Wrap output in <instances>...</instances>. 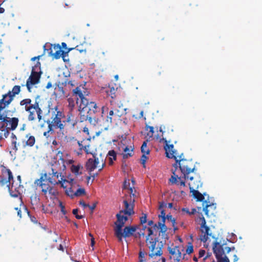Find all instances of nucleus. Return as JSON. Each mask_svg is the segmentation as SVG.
Wrapping results in <instances>:
<instances>
[{
	"mask_svg": "<svg viewBox=\"0 0 262 262\" xmlns=\"http://www.w3.org/2000/svg\"><path fill=\"white\" fill-rule=\"evenodd\" d=\"M73 95L76 98V103L79 104L80 122L88 121L93 125L97 122L96 114L100 111L95 102L90 101L85 97L89 95V91L84 86L80 85L73 90Z\"/></svg>",
	"mask_w": 262,
	"mask_h": 262,
	"instance_id": "nucleus-1",
	"label": "nucleus"
},
{
	"mask_svg": "<svg viewBox=\"0 0 262 262\" xmlns=\"http://www.w3.org/2000/svg\"><path fill=\"white\" fill-rule=\"evenodd\" d=\"M166 145L164 146V149L166 151V156L168 158L174 159L176 162L173 164V167H179L181 173L183 175V178L185 180L189 179L190 182L189 183V187L190 184L193 183L195 185L198 184V182L203 185V183L201 182L200 177L199 175L195 174L194 176H190L189 174L191 172H193L195 170V166L194 165L191 160H188L184 159H181V156L180 157L179 159H177L176 151L173 150L174 146L173 144L168 145L167 142L165 140Z\"/></svg>",
	"mask_w": 262,
	"mask_h": 262,
	"instance_id": "nucleus-2",
	"label": "nucleus"
},
{
	"mask_svg": "<svg viewBox=\"0 0 262 262\" xmlns=\"http://www.w3.org/2000/svg\"><path fill=\"white\" fill-rule=\"evenodd\" d=\"M1 172L0 175V187L6 185L8 188L10 195L12 197L16 198L21 194L23 187L20 184L21 177H17L19 181V186L17 187L13 183V176L11 170L4 165H1Z\"/></svg>",
	"mask_w": 262,
	"mask_h": 262,
	"instance_id": "nucleus-3",
	"label": "nucleus"
},
{
	"mask_svg": "<svg viewBox=\"0 0 262 262\" xmlns=\"http://www.w3.org/2000/svg\"><path fill=\"white\" fill-rule=\"evenodd\" d=\"M61 163L59 161L55 162L52 165L51 171L45 173L43 175L49 183L54 185L60 184L61 187L65 189L68 187L67 185H64L65 182H68V180L66 179L62 172L65 170L66 166L63 159H61Z\"/></svg>",
	"mask_w": 262,
	"mask_h": 262,
	"instance_id": "nucleus-4",
	"label": "nucleus"
},
{
	"mask_svg": "<svg viewBox=\"0 0 262 262\" xmlns=\"http://www.w3.org/2000/svg\"><path fill=\"white\" fill-rule=\"evenodd\" d=\"M145 230H147V231L146 243L150 250L149 256L151 257L161 256L162 254V248L163 247V244H162V242H161L160 243H157L158 242L157 238L156 237L154 238L152 237L154 234V230L151 228L147 227L145 226H143V228L140 229V231L135 234V237H139V238L141 236L144 237L145 234Z\"/></svg>",
	"mask_w": 262,
	"mask_h": 262,
	"instance_id": "nucleus-5",
	"label": "nucleus"
},
{
	"mask_svg": "<svg viewBox=\"0 0 262 262\" xmlns=\"http://www.w3.org/2000/svg\"><path fill=\"white\" fill-rule=\"evenodd\" d=\"M48 112L51 115V120H48L47 121L48 125H50V127L59 129V131L63 134L66 126L65 121L61 120L65 117L63 112L59 109L57 105L55 106L54 107L50 108Z\"/></svg>",
	"mask_w": 262,
	"mask_h": 262,
	"instance_id": "nucleus-6",
	"label": "nucleus"
},
{
	"mask_svg": "<svg viewBox=\"0 0 262 262\" xmlns=\"http://www.w3.org/2000/svg\"><path fill=\"white\" fill-rule=\"evenodd\" d=\"M40 63L37 61L35 66L33 67L31 75L27 80L26 84H22V86H26L29 92H32V86L39 82L42 72L40 70Z\"/></svg>",
	"mask_w": 262,
	"mask_h": 262,
	"instance_id": "nucleus-7",
	"label": "nucleus"
},
{
	"mask_svg": "<svg viewBox=\"0 0 262 262\" xmlns=\"http://www.w3.org/2000/svg\"><path fill=\"white\" fill-rule=\"evenodd\" d=\"M27 108V119L29 121H35L37 119L38 122H40L42 119L43 111L38 101L35 100L33 104Z\"/></svg>",
	"mask_w": 262,
	"mask_h": 262,
	"instance_id": "nucleus-8",
	"label": "nucleus"
},
{
	"mask_svg": "<svg viewBox=\"0 0 262 262\" xmlns=\"http://www.w3.org/2000/svg\"><path fill=\"white\" fill-rule=\"evenodd\" d=\"M216 241L213 243V251L217 259V262H230L228 257L225 254L224 249L228 253L231 250V248L226 247L224 248Z\"/></svg>",
	"mask_w": 262,
	"mask_h": 262,
	"instance_id": "nucleus-9",
	"label": "nucleus"
},
{
	"mask_svg": "<svg viewBox=\"0 0 262 262\" xmlns=\"http://www.w3.org/2000/svg\"><path fill=\"white\" fill-rule=\"evenodd\" d=\"M18 122V118H10L0 112V127L3 128L5 126L10 130H14L16 128Z\"/></svg>",
	"mask_w": 262,
	"mask_h": 262,
	"instance_id": "nucleus-10",
	"label": "nucleus"
},
{
	"mask_svg": "<svg viewBox=\"0 0 262 262\" xmlns=\"http://www.w3.org/2000/svg\"><path fill=\"white\" fill-rule=\"evenodd\" d=\"M47 180V178L42 174L39 179L35 180L34 183L37 186H39L41 188V191L45 195L48 193L52 196H56L57 194V191L51 187L48 183H43Z\"/></svg>",
	"mask_w": 262,
	"mask_h": 262,
	"instance_id": "nucleus-11",
	"label": "nucleus"
},
{
	"mask_svg": "<svg viewBox=\"0 0 262 262\" xmlns=\"http://www.w3.org/2000/svg\"><path fill=\"white\" fill-rule=\"evenodd\" d=\"M161 210V214L159 215V217L160 219V221L158 222V225L155 224L154 226V229L155 230L156 229H160V233H161V236L164 239H166L167 238V235L166 233L167 228L166 226L165 223V212L164 209H160ZM160 233H159V235ZM166 242V240H164V242Z\"/></svg>",
	"mask_w": 262,
	"mask_h": 262,
	"instance_id": "nucleus-12",
	"label": "nucleus"
},
{
	"mask_svg": "<svg viewBox=\"0 0 262 262\" xmlns=\"http://www.w3.org/2000/svg\"><path fill=\"white\" fill-rule=\"evenodd\" d=\"M140 226H126L124 229L123 232H122V228L121 229V235H118L117 232H115V235L118 238V240L119 242H122V238H126L132 236H134V233L139 229Z\"/></svg>",
	"mask_w": 262,
	"mask_h": 262,
	"instance_id": "nucleus-13",
	"label": "nucleus"
},
{
	"mask_svg": "<svg viewBox=\"0 0 262 262\" xmlns=\"http://www.w3.org/2000/svg\"><path fill=\"white\" fill-rule=\"evenodd\" d=\"M50 56L54 59H59L61 57L64 59V55L67 52L63 51L59 45H51L50 48L47 50Z\"/></svg>",
	"mask_w": 262,
	"mask_h": 262,
	"instance_id": "nucleus-14",
	"label": "nucleus"
},
{
	"mask_svg": "<svg viewBox=\"0 0 262 262\" xmlns=\"http://www.w3.org/2000/svg\"><path fill=\"white\" fill-rule=\"evenodd\" d=\"M201 215V217H200V220L201 221V223L200 224V230L202 232V235L200 236V239L203 242H206L208 238V236H211V233H209L210 228L209 227L206 226V222L204 217L202 214Z\"/></svg>",
	"mask_w": 262,
	"mask_h": 262,
	"instance_id": "nucleus-15",
	"label": "nucleus"
},
{
	"mask_svg": "<svg viewBox=\"0 0 262 262\" xmlns=\"http://www.w3.org/2000/svg\"><path fill=\"white\" fill-rule=\"evenodd\" d=\"M117 221L115 223L116 227L115 232H117L118 235H121V229L124 226L125 222L128 220V217L124 215L123 213H120V211L116 214Z\"/></svg>",
	"mask_w": 262,
	"mask_h": 262,
	"instance_id": "nucleus-16",
	"label": "nucleus"
},
{
	"mask_svg": "<svg viewBox=\"0 0 262 262\" xmlns=\"http://www.w3.org/2000/svg\"><path fill=\"white\" fill-rule=\"evenodd\" d=\"M201 187L202 184L199 182H198L197 185H195L193 183L190 184V192L192 193L193 197L196 199V201L199 202L203 201L204 199V195H205V193L203 194L197 190V189Z\"/></svg>",
	"mask_w": 262,
	"mask_h": 262,
	"instance_id": "nucleus-17",
	"label": "nucleus"
},
{
	"mask_svg": "<svg viewBox=\"0 0 262 262\" xmlns=\"http://www.w3.org/2000/svg\"><path fill=\"white\" fill-rule=\"evenodd\" d=\"M14 99L8 92L3 95L2 98L0 99V112H2L4 109L8 107Z\"/></svg>",
	"mask_w": 262,
	"mask_h": 262,
	"instance_id": "nucleus-18",
	"label": "nucleus"
},
{
	"mask_svg": "<svg viewBox=\"0 0 262 262\" xmlns=\"http://www.w3.org/2000/svg\"><path fill=\"white\" fill-rule=\"evenodd\" d=\"M175 167V170L172 171V174L173 175L171 176V178L169 179V182L171 183V184H177L178 185H180L181 186H183V187H185V182L182 180V178H183V175L182 174V176H179L177 173V170L178 169V167L176 168Z\"/></svg>",
	"mask_w": 262,
	"mask_h": 262,
	"instance_id": "nucleus-19",
	"label": "nucleus"
},
{
	"mask_svg": "<svg viewBox=\"0 0 262 262\" xmlns=\"http://www.w3.org/2000/svg\"><path fill=\"white\" fill-rule=\"evenodd\" d=\"M168 251L170 254V258H173L174 261L179 262L181 258V252L180 251L179 248L178 246L173 247H168Z\"/></svg>",
	"mask_w": 262,
	"mask_h": 262,
	"instance_id": "nucleus-20",
	"label": "nucleus"
},
{
	"mask_svg": "<svg viewBox=\"0 0 262 262\" xmlns=\"http://www.w3.org/2000/svg\"><path fill=\"white\" fill-rule=\"evenodd\" d=\"M203 210L207 216L213 215L215 213V204L212 203L208 204L206 201H205L203 203Z\"/></svg>",
	"mask_w": 262,
	"mask_h": 262,
	"instance_id": "nucleus-21",
	"label": "nucleus"
},
{
	"mask_svg": "<svg viewBox=\"0 0 262 262\" xmlns=\"http://www.w3.org/2000/svg\"><path fill=\"white\" fill-rule=\"evenodd\" d=\"M93 158L94 159H89L86 164V167L89 173H91L94 171L99 163L98 158L96 157L95 156H93Z\"/></svg>",
	"mask_w": 262,
	"mask_h": 262,
	"instance_id": "nucleus-22",
	"label": "nucleus"
},
{
	"mask_svg": "<svg viewBox=\"0 0 262 262\" xmlns=\"http://www.w3.org/2000/svg\"><path fill=\"white\" fill-rule=\"evenodd\" d=\"M134 201L132 203H128L127 201L124 200L123 204L124 205V209L120 210V213H123L125 215H128L129 216L134 214Z\"/></svg>",
	"mask_w": 262,
	"mask_h": 262,
	"instance_id": "nucleus-23",
	"label": "nucleus"
},
{
	"mask_svg": "<svg viewBox=\"0 0 262 262\" xmlns=\"http://www.w3.org/2000/svg\"><path fill=\"white\" fill-rule=\"evenodd\" d=\"M66 192L67 195L73 196V195L78 196L84 195L85 191L84 188H79L76 191H74L72 188H69L68 189L66 190Z\"/></svg>",
	"mask_w": 262,
	"mask_h": 262,
	"instance_id": "nucleus-24",
	"label": "nucleus"
},
{
	"mask_svg": "<svg viewBox=\"0 0 262 262\" xmlns=\"http://www.w3.org/2000/svg\"><path fill=\"white\" fill-rule=\"evenodd\" d=\"M65 121V124L68 123L69 125L72 128L74 127L75 125L77 124V121L74 118V116L73 115L72 112H69L67 115V118Z\"/></svg>",
	"mask_w": 262,
	"mask_h": 262,
	"instance_id": "nucleus-25",
	"label": "nucleus"
},
{
	"mask_svg": "<svg viewBox=\"0 0 262 262\" xmlns=\"http://www.w3.org/2000/svg\"><path fill=\"white\" fill-rule=\"evenodd\" d=\"M26 138H28L27 141H23V146L24 147L28 146L30 147L33 146L35 142V138L33 136H30L28 134L26 136Z\"/></svg>",
	"mask_w": 262,
	"mask_h": 262,
	"instance_id": "nucleus-26",
	"label": "nucleus"
},
{
	"mask_svg": "<svg viewBox=\"0 0 262 262\" xmlns=\"http://www.w3.org/2000/svg\"><path fill=\"white\" fill-rule=\"evenodd\" d=\"M82 168L83 166L80 164H78L77 165L73 164L71 167V170L76 176H78L82 174V172L80 171V170L82 169Z\"/></svg>",
	"mask_w": 262,
	"mask_h": 262,
	"instance_id": "nucleus-27",
	"label": "nucleus"
},
{
	"mask_svg": "<svg viewBox=\"0 0 262 262\" xmlns=\"http://www.w3.org/2000/svg\"><path fill=\"white\" fill-rule=\"evenodd\" d=\"M19 104L21 106H24L25 111L27 112V108L30 107L31 105L33 104V103H32L31 99L26 98L21 100L19 102Z\"/></svg>",
	"mask_w": 262,
	"mask_h": 262,
	"instance_id": "nucleus-28",
	"label": "nucleus"
},
{
	"mask_svg": "<svg viewBox=\"0 0 262 262\" xmlns=\"http://www.w3.org/2000/svg\"><path fill=\"white\" fill-rule=\"evenodd\" d=\"M117 120H118V119L117 118V117L116 116L114 112L112 110H110L108 112V115L106 117V122L108 124H111L113 121H115Z\"/></svg>",
	"mask_w": 262,
	"mask_h": 262,
	"instance_id": "nucleus-29",
	"label": "nucleus"
},
{
	"mask_svg": "<svg viewBox=\"0 0 262 262\" xmlns=\"http://www.w3.org/2000/svg\"><path fill=\"white\" fill-rule=\"evenodd\" d=\"M20 207L18 208V207H15V209L17 211V215L19 217V218H21V207L23 208V209L24 210V211L27 213V214L29 215H30V212L29 211V210H28V209L27 208V207L23 204V202L21 200V199H20Z\"/></svg>",
	"mask_w": 262,
	"mask_h": 262,
	"instance_id": "nucleus-30",
	"label": "nucleus"
},
{
	"mask_svg": "<svg viewBox=\"0 0 262 262\" xmlns=\"http://www.w3.org/2000/svg\"><path fill=\"white\" fill-rule=\"evenodd\" d=\"M21 91V87L19 85H14L11 91H9L8 93L14 98L16 95H18Z\"/></svg>",
	"mask_w": 262,
	"mask_h": 262,
	"instance_id": "nucleus-31",
	"label": "nucleus"
},
{
	"mask_svg": "<svg viewBox=\"0 0 262 262\" xmlns=\"http://www.w3.org/2000/svg\"><path fill=\"white\" fill-rule=\"evenodd\" d=\"M9 130H10L5 126L3 128L0 127V139L2 140L7 138L9 135Z\"/></svg>",
	"mask_w": 262,
	"mask_h": 262,
	"instance_id": "nucleus-32",
	"label": "nucleus"
},
{
	"mask_svg": "<svg viewBox=\"0 0 262 262\" xmlns=\"http://www.w3.org/2000/svg\"><path fill=\"white\" fill-rule=\"evenodd\" d=\"M107 156L109 157V165H112L113 161L116 160V152L114 150H111L108 151Z\"/></svg>",
	"mask_w": 262,
	"mask_h": 262,
	"instance_id": "nucleus-33",
	"label": "nucleus"
},
{
	"mask_svg": "<svg viewBox=\"0 0 262 262\" xmlns=\"http://www.w3.org/2000/svg\"><path fill=\"white\" fill-rule=\"evenodd\" d=\"M124 153L123 154V159H127L128 157L133 156V149H130L128 147L126 146L124 149Z\"/></svg>",
	"mask_w": 262,
	"mask_h": 262,
	"instance_id": "nucleus-34",
	"label": "nucleus"
},
{
	"mask_svg": "<svg viewBox=\"0 0 262 262\" xmlns=\"http://www.w3.org/2000/svg\"><path fill=\"white\" fill-rule=\"evenodd\" d=\"M148 141V140H146V141H144L141 147V150L142 154L148 155L150 152V150L147 146V143Z\"/></svg>",
	"mask_w": 262,
	"mask_h": 262,
	"instance_id": "nucleus-35",
	"label": "nucleus"
},
{
	"mask_svg": "<svg viewBox=\"0 0 262 262\" xmlns=\"http://www.w3.org/2000/svg\"><path fill=\"white\" fill-rule=\"evenodd\" d=\"M105 92L107 96H110L112 98L115 97L116 89L114 88H108L105 90Z\"/></svg>",
	"mask_w": 262,
	"mask_h": 262,
	"instance_id": "nucleus-36",
	"label": "nucleus"
},
{
	"mask_svg": "<svg viewBox=\"0 0 262 262\" xmlns=\"http://www.w3.org/2000/svg\"><path fill=\"white\" fill-rule=\"evenodd\" d=\"M31 203L33 205H37L39 202V198L37 194H33L31 197Z\"/></svg>",
	"mask_w": 262,
	"mask_h": 262,
	"instance_id": "nucleus-37",
	"label": "nucleus"
},
{
	"mask_svg": "<svg viewBox=\"0 0 262 262\" xmlns=\"http://www.w3.org/2000/svg\"><path fill=\"white\" fill-rule=\"evenodd\" d=\"M123 188V189H129V191H130V194L133 193V188L132 187H130V183H129V181L128 182H127L126 180H125L124 182Z\"/></svg>",
	"mask_w": 262,
	"mask_h": 262,
	"instance_id": "nucleus-38",
	"label": "nucleus"
},
{
	"mask_svg": "<svg viewBox=\"0 0 262 262\" xmlns=\"http://www.w3.org/2000/svg\"><path fill=\"white\" fill-rule=\"evenodd\" d=\"M73 49H76L77 51H78L81 53H83V52H84V53L86 52V49H85L81 48L80 46H77L75 48H69L68 49V51L67 52V53L69 52L70 51H71V50H72Z\"/></svg>",
	"mask_w": 262,
	"mask_h": 262,
	"instance_id": "nucleus-39",
	"label": "nucleus"
},
{
	"mask_svg": "<svg viewBox=\"0 0 262 262\" xmlns=\"http://www.w3.org/2000/svg\"><path fill=\"white\" fill-rule=\"evenodd\" d=\"M146 154H143L140 159L141 163L142 164L143 167H145V163L148 159V157L146 156Z\"/></svg>",
	"mask_w": 262,
	"mask_h": 262,
	"instance_id": "nucleus-40",
	"label": "nucleus"
},
{
	"mask_svg": "<svg viewBox=\"0 0 262 262\" xmlns=\"http://www.w3.org/2000/svg\"><path fill=\"white\" fill-rule=\"evenodd\" d=\"M193 245H192V243H189L188 245L187 248L186 250V253L190 254L192 253L193 252Z\"/></svg>",
	"mask_w": 262,
	"mask_h": 262,
	"instance_id": "nucleus-41",
	"label": "nucleus"
},
{
	"mask_svg": "<svg viewBox=\"0 0 262 262\" xmlns=\"http://www.w3.org/2000/svg\"><path fill=\"white\" fill-rule=\"evenodd\" d=\"M146 129L147 130H148V133H147V136H149L150 137H152L154 133V128L152 126H146Z\"/></svg>",
	"mask_w": 262,
	"mask_h": 262,
	"instance_id": "nucleus-42",
	"label": "nucleus"
},
{
	"mask_svg": "<svg viewBox=\"0 0 262 262\" xmlns=\"http://www.w3.org/2000/svg\"><path fill=\"white\" fill-rule=\"evenodd\" d=\"M78 209L76 208V209H74L73 210V214L75 216V217L77 219H82L83 218V215H78Z\"/></svg>",
	"mask_w": 262,
	"mask_h": 262,
	"instance_id": "nucleus-43",
	"label": "nucleus"
},
{
	"mask_svg": "<svg viewBox=\"0 0 262 262\" xmlns=\"http://www.w3.org/2000/svg\"><path fill=\"white\" fill-rule=\"evenodd\" d=\"M140 224L143 225L147 222V214L142 213V216L140 217Z\"/></svg>",
	"mask_w": 262,
	"mask_h": 262,
	"instance_id": "nucleus-44",
	"label": "nucleus"
},
{
	"mask_svg": "<svg viewBox=\"0 0 262 262\" xmlns=\"http://www.w3.org/2000/svg\"><path fill=\"white\" fill-rule=\"evenodd\" d=\"M50 125H48V130L47 132L43 133V136L47 138L50 136V133H52L53 132V127H50Z\"/></svg>",
	"mask_w": 262,
	"mask_h": 262,
	"instance_id": "nucleus-45",
	"label": "nucleus"
},
{
	"mask_svg": "<svg viewBox=\"0 0 262 262\" xmlns=\"http://www.w3.org/2000/svg\"><path fill=\"white\" fill-rule=\"evenodd\" d=\"M59 206L60 208L61 212L63 214L65 215L67 213V211L65 210L64 206L63 205L61 201H59Z\"/></svg>",
	"mask_w": 262,
	"mask_h": 262,
	"instance_id": "nucleus-46",
	"label": "nucleus"
},
{
	"mask_svg": "<svg viewBox=\"0 0 262 262\" xmlns=\"http://www.w3.org/2000/svg\"><path fill=\"white\" fill-rule=\"evenodd\" d=\"M111 110L114 112V114H115L116 116L117 117V118H118L119 120L122 115V113L121 112H120V111L117 108H114V109H113Z\"/></svg>",
	"mask_w": 262,
	"mask_h": 262,
	"instance_id": "nucleus-47",
	"label": "nucleus"
},
{
	"mask_svg": "<svg viewBox=\"0 0 262 262\" xmlns=\"http://www.w3.org/2000/svg\"><path fill=\"white\" fill-rule=\"evenodd\" d=\"M68 183L70 187L69 188H72V189H73V187H74V185L76 184V182L74 181V179H71L70 181H68V182H65V183Z\"/></svg>",
	"mask_w": 262,
	"mask_h": 262,
	"instance_id": "nucleus-48",
	"label": "nucleus"
},
{
	"mask_svg": "<svg viewBox=\"0 0 262 262\" xmlns=\"http://www.w3.org/2000/svg\"><path fill=\"white\" fill-rule=\"evenodd\" d=\"M166 218L168 220H170L172 222L173 225L175 223V219L172 217V215L170 214H167L166 216Z\"/></svg>",
	"mask_w": 262,
	"mask_h": 262,
	"instance_id": "nucleus-49",
	"label": "nucleus"
},
{
	"mask_svg": "<svg viewBox=\"0 0 262 262\" xmlns=\"http://www.w3.org/2000/svg\"><path fill=\"white\" fill-rule=\"evenodd\" d=\"M140 260L139 262H145V260L144 259V254L140 252L139 254Z\"/></svg>",
	"mask_w": 262,
	"mask_h": 262,
	"instance_id": "nucleus-50",
	"label": "nucleus"
},
{
	"mask_svg": "<svg viewBox=\"0 0 262 262\" xmlns=\"http://www.w3.org/2000/svg\"><path fill=\"white\" fill-rule=\"evenodd\" d=\"M147 224H148V226H151V229L154 230V231H156V230H157V229L155 230V229H154V227H154V226L156 224H154V221H152V220L149 221L148 222V223H147Z\"/></svg>",
	"mask_w": 262,
	"mask_h": 262,
	"instance_id": "nucleus-51",
	"label": "nucleus"
},
{
	"mask_svg": "<svg viewBox=\"0 0 262 262\" xmlns=\"http://www.w3.org/2000/svg\"><path fill=\"white\" fill-rule=\"evenodd\" d=\"M166 206H167V204L166 203H164L163 202H160L159 208V209H163V208L164 207H166Z\"/></svg>",
	"mask_w": 262,
	"mask_h": 262,
	"instance_id": "nucleus-52",
	"label": "nucleus"
},
{
	"mask_svg": "<svg viewBox=\"0 0 262 262\" xmlns=\"http://www.w3.org/2000/svg\"><path fill=\"white\" fill-rule=\"evenodd\" d=\"M12 145L13 146V149L15 151L17 150V147L16 145V141L13 140L12 141Z\"/></svg>",
	"mask_w": 262,
	"mask_h": 262,
	"instance_id": "nucleus-53",
	"label": "nucleus"
},
{
	"mask_svg": "<svg viewBox=\"0 0 262 262\" xmlns=\"http://www.w3.org/2000/svg\"><path fill=\"white\" fill-rule=\"evenodd\" d=\"M205 253H206V252H205V250H202V249L200 250L199 251V257H202L204 256Z\"/></svg>",
	"mask_w": 262,
	"mask_h": 262,
	"instance_id": "nucleus-54",
	"label": "nucleus"
},
{
	"mask_svg": "<svg viewBox=\"0 0 262 262\" xmlns=\"http://www.w3.org/2000/svg\"><path fill=\"white\" fill-rule=\"evenodd\" d=\"M79 205L83 206L84 208L87 207L89 204H86L83 201H80L79 202Z\"/></svg>",
	"mask_w": 262,
	"mask_h": 262,
	"instance_id": "nucleus-55",
	"label": "nucleus"
},
{
	"mask_svg": "<svg viewBox=\"0 0 262 262\" xmlns=\"http://www.w3.org/2000/svg\"><path fill=\"white\" fill-rule=\"evenodd\" d=\"M96 207V203L93 204L92 205H89L88 206L93 211Z\"/></svg>",
	"mask_w": 262,
	"mask_h": 262,
	"instance_id": "nucleus-56",
	"label": "nucleus"
},
{
	"mask_svg": "<svg viewBox=\"0 0 262 262\" xmlns=\"http://www.w3.org/2000/svg\"><path fill=\"white\" fill-rule=\"evenodd\" d=\"M77 143L78 144V146H79V148L80 150H82V148H83V146L82 145V141L81 142H80L79 141H76Z\"/></svg>",
	"mask_w": 262,
	"mask_h": 262,
	"instance_id": "nucleus-57",
	"label": "nucleus"
},
{
	"mask_svg": "<svg viewBox=\"0 0 262 262\" xmlns=\"http://www.w3.org/2000/svg\"><path fill=\"white\" fill-rule=\"evenodd\" d=\"M182 210L183 212H186L187 214H188L190 215V211H189L188 208H184L182 209Z\"/></svg>",
	"mask_w": 262,
	"mask_h": 262,
	"instance_id": "nucleus-58",
	"label": "nucleus"
},
{
	"mask_svg": "<svg viewBox=\"0 0 262 262\" xmlns=\"http://www.w3.org/2000/svg\"><path fill=\"white\" fill-rule=\"evenodd\" d=\"M68 101H69L70 105H71L72 107H73L74 106V101L73 100H71L70 99H69Z\"/></svg>",
	"mask_w": 262,
	"mask_h": 262,
	"instance_id": "nucleus-59",
	"label": "nucleus"
},
{
	"mask_svg": "<svg viewBox=\"0 0 262 262\" xmlns=\"http://www.w3.org/2000/svg\"><path fill=\"white\" fill-rule=\"evenodd\" d=\"M12 141L13 140L16 141V136L14 133L11 134Z\"/></svg>",
	"mask_w": 262,
	"mask_h": 262,
	"instance_id": "nucleus-60",
	"label": "nucleus"
},
{
	"mask_svg": "<svg viewBox=\"0 0 262 262\" xmlns=\"http://www.w3.org/2000/svg\"><path fill=\"white\" fill-rule=\"evenodd\" d=\"M68 84L73 86L75 85L74 81L70 80L68 82Z\"/></svg>",
	"mask_w": 262,
	"mask_h": 262,
	"instance_id": "nucleus-61",
	"label": "nucleus"
},
{
	"mask_svg": "<svg viewBox=\"0 0 262 262\" xmlns=\"http://www.w3.org/2000/svg\"><path fill=\"white\" fill-rule=\"evenodd\" d=\"M95 244V240H94V237H92L91 239V246H93Z\"/></svg>",
	"mask_w": 262,
	"mask_h": 262,
	"instance_id": "nucleus-62",
	"label": "nucleus"
},
{
	"mask_svg": "<svg viewBox=\"0 0 262 262\" xmlns=\"http://www.w3.org/2000/svg\"><path fill=\"white\" fill-rule=\"evenodd\" d=\"M31 220L32 221V222H34V223H37V220L34 216L31 217Z\"/></svg>",
	"mask_w": 262,
	"mask_h": 262,
	"instance_id": "nucleus-63",
	"label": "nucleus"
},
{
	"mask_svg": "<svg viewBox=\"0 0 262 262\" xmlns=\"http://www.w3.org/2000/svg\"><path fill=\"white\" fill-rule=\"evenodd\" d=\"M196 212V209L195 208H192L191 211H190V215L193 214Z\"/></svg>",
	"mask_w": 262,
	"mask_h": 262,
	"instance_id": "nucleus-64",
	"label": "nucleus"
}]
</instances>
